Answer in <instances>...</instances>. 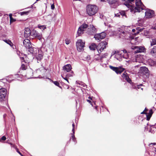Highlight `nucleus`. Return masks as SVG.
<instances>
[{
  "mask_svg": "<svg viewBox=\"0 0 156 156\" xmlns=\"http://www.w3.org/2000/svg\"><path fill=\"white\" fill-rule=\"evenodd\" d=\"M72 131L73 133H72V135H74L75 133V130H74V128H73V129L72 130Z\"/></svg>",
  "mask_w": 156,
  "mask_h": 156,
  "instance_id": "nucleus-46",
  "label": "nucleus"
},
{
  "mask_svg": "<svg viewBox=\"0 0 156 156\" xmlns=\"http://www.w3.org/2000/svg\"><path fill=\"white\" fill-rule=\"evenodd\" d=\"M98 8L95 5L89 4L86 8L87 14L90 16L95 15L98 12Z\"/></svg>",
  "mask_w": 156,
  "mask_h": 156,
  "instance_id": "nucleus-3",
  "label": "nucleus"
},
{
  "mask_svg": "<svg viewBox=\"0 0 156 156\" xmlns=\"http://www.w3.org/2000/svg\"><path fill=\"white\" fill-rule=\"evenodd\" d=\"M7 44L9 45L11 47H12L13 45V44L12 42L9 40H3Z\"/></svg>",
  "mask_w": 156,
  "mask_h": 156,
  "instance_id": "nucleus-30",
  "label": "nucleus"
},
{
  "mask_svg": "<svg viewBox=\"0 0 156 156\" xmlns=\"http://www.w3.org/2000/svg\"><path fill=\"white\" fill-rule=\"evenodd\" d=\"M30 73H32V70H30Z\"/></svg>",
  "mask_w": 156,
  "mask_h": 156,
  "instance_id": "nucleus-63",
  "label": "nucleus"
},
{
  "mask_svg": "<svg viewBox=\"0 0 156 156\" xmlns=\"http://www.w3.org/2000/svg\"><path fill=\"white\" fill-rule=\"evenodd\" d=\"M24 46L27 48L28 49L31 46L30 41L27 39H25L23 41Z\"/></svg>",
  "mask_w": 156,
  "mask_h": 156,
  "instance_id": "nucleus-16",
  "label": "nucleus"
},
{
  "mask_svg": "<svg viewBox=\"0 0 156 156\" xmlns=\"http://www.w3.org/2000/svg\"><path fill=\"white\" fill-rule=\"evenodd\" d=\"M4 84L3 83L2 81H0V87H2L1 85H3Z\"/></svg>",
  "mask_w": 156,
  "mask_h": 156,
  "instance_id": "nucleus-48",
  "label": "nucleus"
},
{
  "mask_svg": "<svg viewBox=\"0 0 156 156\" xmlns=\"http://www.w3.org/2000/svg\"><path fill=\"white\" fill-rule=\"evenodd\" d=\"M135 41V39L133 38L131 39V41H130V42L132 44H133L136 42H134V41Z\"/></svg>",
  "mask_w": 156,
  "mask_h": 156,
  "instance_id": "nucleus-40",
  "label": "nucleus"
},
{
  "mask_svg": "<svg viewBox=\"0 0 156 156\" xmlns=\"http://www.w3.org/2000/svg\"><path fill=\"white\" fill-rule=\"evenodd\" d=\"M72 138L73 140L75 142H76V138H75V136L74 134V135H72Z\"/></svg>",
  "mask_w": 156,
  "mask_h": 156,
  "instance_id": "nucleus-39",
  "label": "nucleus"
},
{
  "mask_svg": "<svg viewBox=\"0 0 156 156\" xmlns=\"http://www.w3.org/2000/svg\"><path fill=\"white\" fill-rule=\"evenodd\" d=\"M106 36L105 33L102 32L99 34H96L94 36V38L95 40L99 41H100L101 39L104 38Z\"/></svg>",
  "mask_w": 156,
  "mask_h": 156,
  "instance_id": "nucleus-9",
  "label": "nucleus"
},
{
  "mask_svg": "<svg viewBox=\"0 0 156 156\" xmlns=\"http://www.w3.org/2000/svg\"><path fill=\"white\" fill-rule=\"evenodd\" d=\"M30 35L34 37H37L40 40L41 39L42 37L41 34L38 33L37 31L35 30H33L31 32Z\"/></svg>",
  "mask_w": 156,
  "mask_h": 156,
  "instance_id": "nucleus-11",
  "label": "nucleus"
},
{
  "mask_svg": "<svg viewBox=\"0 0 156 156\" xmlns=\"http://www.w3.org/2000/svg\"><path fill=\"white\" fill-rule=\"evenodd\" d=\"M51 9H53L55 8V6L54 4H52L51 6Z\"/></svg>",
  "mask_w": 156,
  "mask_h": 156,
  "instance_id": "nucleus-49",
  "label": "nucleus"
},
{
  "mask_svg": "<svg viewBox=\"0 0 156 156\" xmlns=\"http://www.w3.org/2000/svg\"><path fill=\"white\" fill-rule=\"evenodd\" d=\"M65 41H66V43L67 44H69L70 42V41L69 40H68V39H66L65 40Z\"/></svg>",
  "mask_w": 156,
  "mask_h": 156,
  "instance_id": "nucleus-45",
  "label": "nucleus"
},
{
  "mask_svg": "<svg viewBox=\"0 0 156 156\" xmlns=\"http://www.w3.org/2000/svg\"><path fill=\"white\" fill-rule=\"evenodd\" d=\"M73 73L72 72V74L70 75V74H68L67 76L69 77H70V76H73Z\"/></svg>",
  "mask_w": 156,
  "mask_h": 156,
  "instance_id": "nucleus-47",
  "label": "nucleus"
},
{
  "mask_svg": "<svg viewBox=\"0 0 156 156\" xmlns=\"http://www.w3.org/2000/svg\"><path fill=\"white\" fill-rule=\"evenodd\" d=\"M156 44V39H152L151 41V46Z\"/></svg>",
  "mask_w": 156,
  "mask_h": 156,
  "instance_id": "nucleus-31",
  "label": "nucleus"
},
{
  "mask_svg": "<svg viewBox=\"0 0 156 156\" xmlns=\"http://www.w3.org/2000/svg\"><path fill=\"white\" fill-rule=\"evenodd\" d=\"M107 44L108 43L106 41L100 42L97 46V50L98 53L101 52L103 50L106 48Z\"/></svg>",
  "mask_w": 156,
  "mask_h": 156,
  "instance_id": "nucleus-5",
  "label": "nucleus"
},
{
  "mask_svg": "<svg viewBox=\"0 0 156 156\" xmlns=\"http://www.w3.org/2000/svg\"><path fill=\"white\" fill-rule=\"evenodd\" d=\"M141 21V22L142 21L143 23L144 22L143 20V19H141V20H140L139 21H138L139 23H140V22Z\"/></svg>",
  "mask_w": 156,
  "mask_h": 156,
  "instance_id": "nucleus-53",
  "label": "nucleus"
},
{
  "mask_svg": "<svg viewBox=\"0 0 156 156\" xmlns=\"http://www.w3.org/2000/svg\"><path fill=\"white\" fill-rule=\"evenodd\" d=\"M107 56V54H105L104 55H103L100 56V57H101L100 58H106V56Z\"/></svg>",
  "mask_w": 156,
  "mask_h": 156,
  "instance_id": "nucleus-44",
  "label": "nucleus"
},
{
  "mask_svg": "<svg viewBox=\"0 0 156 156\" xmlns=\"http://www.w3.org/2000/svg\"><path fill=\"white\" fill-rule=\"evenodd\" d=\"M154 11L150 9L147 10L145 12V16L146 18H150L154 16Z\"/></svg>",
  "mask_w": 156,
  "mask_h": 156,
  "instance_id": "nucleus-15",
  "label": "nucleus"
},
{
  "mask_svg": "<svg viewBox=\"0 0 156 156\" xmlns=\"http://www.w3.org/2000/svg\"><path fill=\"white\" fill-rule=\"evenodd\" d=\"M13 147L16 149V151L21 156H23V155L19 151V149L17 148V146L16 145H13Z\"/></svg>",
  "mask_w": 156,
  "mask_h": 156,
  "instance_id": "nucleus-32",
  "label": "nucleus"
},
{
  "mask_svg": "<svg viewBox=\"0 0 156 156\" xmlns=\"http://www.w3.org/2000/svg\"><path fill=\"white\" fill-rule=\"evenodd\" d=\"M122 77L130 83L131 84L132 83L131 80L129 78L126 73L124 72L122 74Z\"/></svg>",
  "mask_w": 156,
  "mask_h": 156,
  "instance_id": "nucleus-19",
  "label": "nucleus"
},
{
  "mask_svg": "<svg viewBox=\"0 0 156 156\" xmlns=\"http://www.w3.org/2000/svg\"><path fill=\"white\" fill-rule=\"evenodd\" d=\"M21 68L23 70H25L26 69V67L23 64L22 65Z\"/></svg>",
  "mask_w": 156,
  "mask_h": 156,
  "instance_id": "nucleus-43",
  "label": "nucleus"
},
{
  "mask_svg": "<svg viewBox=\"0 0 156 156\" xmlns=\"http://www.w3.org/2000/svg\"><path fill=\"white\" fill-rule=\"evenodd\" d=\"M124 1H129V2H131L133 1V0H124Z\"/></svg>",
  "mask_w": 156,
  "mask_h": 156,
  "instance_id": "nucleus-52",
  "label": "nucleus"
},
{
  "mask_svg": "<svg viewBox=\"0 0 156 156\" xmlns=\"http://www.w3.org/2000/svg\"><path fill=\"white\" fill-rule=\"evenodd\" d=\"M113 55L115 54V58L118 60L120 61L122 60V53L121 51H115L113 52Z\"/></svg>",
  "mask_w": 156,
  "mask_h": 156,
  "instance_id": "nucleus-10",
  "label": "nucleus"
},
{
  "mask_svg": "<svg viewBox=\"0 0 156 156\" xmlns=\"http://www.w3.org/2000/svg\"><path fill=\"white\" fill-rule=\"evenodd\" d=\"M122 53V58L126 59H127L129 58L128 53L126 50H124L123 51H121Z\"/></svg>",
  "mask_w": 156,
  "mask_h": 156,
  "instance_id": "nucleus-23",
  "label": "nucleus"
},
{
  "mask_svg": "<svg viewBox=\"0 0 156 156\" xmlns=\"http://www.w3.org/2000/svg\"><path fill=\"white\" fill-rule=\"evenodd\" d=\"M28 49L29 51L31 53L35 54L37 52H35L37 51V48H35L32 47L31 46L30 47V48H28Z\"/></svg>",
  "mask_w": 156,
  "mask_h": 156,
  "instance_id": "nucleus-25",
  "label": "nucleus"
},
{
  "mask_svg": "<svg viewBox=\"0 0 156 156\" xmlns=\"http://www.w3.org/2000/svg\"><path fill=\"white\" fill-rule=\"evenodd\" d=\"M140 72L141 73L145 75L147 77L149 76V70L146 67H141L140 68Z\"/></svg>",
  "mask_w": 156,
  "mask_h": 156,
  "instance_id": "nucleus-12",
  "label": "nucleus"
},
{
  "mask_svg": "<svg viewBox=\"0 0 156 156\" xmlns=\"http://www.w3.org/2000/svg\"><path fill=\"white\" fill-rule=\"evenodd\" d=\"M53 82L54 83L55 85H56V86H57L58 87H59V83L58 82L55 81H53Z\"/></svg>",
  "mask_w": 156,
  "mask_h": 156,
  "instance_id": "nucleus-42",
  "label": "nucleus"
},
{
  "mask_svg": "<svg viewBox=\"0 0 156 156\" xmlns=\"http://www.w3.org/2000/svg\"><path fill=\"white\" fill-rule=\"evenodd\" d=\"M129 28L130 27H127L125 28L124 31L119 33V37L123 39H128L130 36V32L131 31V30L129 29Z\"/></svg>",
  "mask_w": 156,
  "mask_h": 156,
  "instance_id": "nucleus-4",
  "label": "nucleus"
},
{
  "mask_svg": "<svg viewBox=\"0 0 156 156\" xmlns=\"http://www.w3.org/2000/svg\"><path fill=\"white\" fill-rule=\"evenodd\" d=\"M9 144L12 147H13V145H15V144H13L12 143H9Z\"/></svg>",
  "mask_w": 156,
  "mask_h": 156,
  "instance_id": "nucleus-51",
  "label": "nucleus"
},
{
  "mask_svg": "<svg viewBox=\"0 0 156 156\" xmlns=\"http://www.w3.org/2000/svg\"><path fill=\"white\" fill-rule=\"evenodd\" d=\"M20 59L21 60H23L24 59V58L23 57H20Z\"/></svg>",
  "mask_w": 156,
  "mask_h": 156,
  "instance_id": "nucleus-56",
  "label": "nucleus"
},
{
  "mask_svg": "<svg viewBox=\"0 0 156 156\" xmlns=\"http://www.w3.org/2000/svg\"><path fill=\"white\" fill-rule=\"evenodd\" d=\"M109 67L111 69L115 71L117 74L121 73L125 70L124 68L121 67H117L110 66Z\"/></svg>",
  "mask_w": 156,
  "mask_h": 156,
  "instance_id": "nucleus-8",
  "label": "nucleus"
},
{
  "mask_svg": "<svg viewBox=\"0 0 156 156\" xmlns=\"http://www.w3.org/2000/svg\"><path fill=\"white\" fill-rule=\"evenodd\" d=\"M6 92L7 90L6 88H0V101L4 100Z\"/></svg>",
  "mask_w": 156,
  "mask_h": 156,
  "instance_id": "nucleus-7",
  "label": "nucleus"
},
{
  "mask_svg": "<svg viewBox=\"0 0 156 156\" xmlns=\"http://www.w3.org/2000/svg\"><path fill=\"white\" fill-rule=\"evenodd\" d=\"M85 43L81 39L78 40L76 42V46L77 50L81 51L83 49L84 47Z\"/></svg>",
  "mask_w": 156,
  "mask_h": 156,
  "instance_id": "nucleus-6",
  "label": "nucleus"
},
{
  "mask_svg": "<svg viewBox=\"0 0 156 156\" xmlns=\"http://www.w3.org/2000/svg\"><path fill=\"white\" fill-rule=\"evenodd\" d=\"M38 27L40 29L44 30L46 28V27L45 25H38Z\"/></svg>",
  "mask_w": 156,
  "mask_h": 156,
  "instance_id": "nucleus-33",
  "label": "nucleus"
},
{
  "mask_svg": "<svg viewBox=\"0 0 156 156\" xmlns=\"http://www.w3.org/2000/svg\"><path fill=\"white\" fill-rule=\"evenodd\" d=\"M136 30H137V33L138 34L139 33L142 32V33L144 31H145V28H140V27H138L136 29Z\"/></svg>",
  "mask_w": 156,
  "mask_h": 156,
  "instance_id": "nucleus-29",
  "label": "nucleus"
},
{
  "mask_svg": "<svg viewBox=\"0 0 156 156\" xmlns=\"http://www.w3.org/2000/svg\"><path fill=\"white\" fill-rule=\"evenodd\" d=\"M72 126L73 128H75V124L74 122L72 124Z\"/></svg>",
  "mask_w": 156,
  "mask_h": 156,
  "instance_id": "nucleus-55",
  "label": "nucleus"
},
{
  "mask_svg": "<svg viewBox=\"0 0 156 156\" xmlns=\"http://www.w3.org/2000/svg\"><path fill=\"white\" fill-rule=\"evenodd\" d=\"M134 49H135V52L136 53L144 52L146 50L144 46H135Z\"/></svg>",
  "mask_w": 156,
  "mask_h": 156,
  "instance_id": "nucleus-13",
  "label": "nucleus"
},
{
  "mask_svg": "<svg viewBox=\"0 0 156 156\" xmlns=\"http://www.w3.org/2000/svg\"><path fill=\"white\" fill-rule=\"evenodd\" d=\"M128 2L130 3H126L125 5L130 9V12L133 13H135L136 12H139L144 9V6L141 2V0H136V7H135L134 5H133L131 4V3L132 2ZM133 2L134 1L132 2Z\"/></svg>",
  "mask_w": 156,
  "mask_h": 156,
  "instance_id": "nucleus-2",
  "label": "nucleus"
},
{
  "mask_svg": "<svg viewBox=\"0 0 156 156\" xmlns=\"http://www.w3.org/2000/svg\"><path fill=\"white\" fill-rule=\"evenodd\" d=\"M10 18V21H12V14H10L9 15Z\"/></svg>",
  "mask_w": 156,
  "mask_h": 156,
  "instance_id": "nucleus-50",
  "label": "nucleus"
},
{
  "mask_svg": "<svg viewBox=\"0 0 156 156\" xmlns=\"http://www.w3.org/2000/svg\"><path fill=\"white\" fill-rule=\"evenodd\" d=\"M62 68L63 70L64 71L69 72L71 70L72 68L70 65L67 64L63 66Z\"/></svg>",
  "mask_w": 156,
  "mask_h": 156,
  "instance_id": "nucleus-20",
  "label": "nucleus"
},
{
  "mask_svg": "<svg viewBox=\"0 0 156 156\" xmlns=\"http://www.w3.org/2000/svg\"><path fill=\"white\" fill-rule=\"evenodd\" d=\"M148 110V109L146 108H145L143 112H142L141 113V114H147V113L146 112Z\"/></svg>",
  "mask_w": 156,
  "mask_h": 156,
  "instance_id": "nucleus-38",
  "label": "nucleus"
},
{
  "mask_svg": "<svg viewBox=\"0 0 156 156\" xmlns=\"http://www.w3.org/2000/svg\"><path fill=\"white\" fill-rule=\"evenodd\" d=\"M29 13L28 11L27 12H20V14L21 16L24 15H27L28 13Z\"/></svg>",
  "mask_w": 156,
  "mask_h": 156,
  "instance_id": "nucleus-37",
  "label": "nucleus"
},
{
  "mask_svg": "<svg viewBox=\"0 0 156 156\" xmlns=\"http://www.w3.org/2000/svg\"><path fill=\"white\" fill-rule=\"evenodd\" d=\"M150 53L152 55L156 57V46H154L151 49Z\"/></svg>",
  "mask_w": 156,
  "mask_h": 156,
  "instance_id": "nucleus-26",
  "label": "nucleus"
},
{
  "mask_svg": "<svg viewBox=\"0 0 156 156\" xmlns=\"http://www.w3.org/2000/svg\"><path fill=\"white\" fill-rule=\"evenodd\" d=\"M76 87L79 88H83V87L87 86V85L83 82L80 81H76Z\"/></svg>",
  "mask_w": 156,
  "mask_h": 156,
  "instance_id": "nucleus-21",
  "label": "nucleus"
},
{
  "mask_svg": "<svg viewBox=\"0 0 156 156\" xmlns=\"http://www.w3.org/2000/svg\"><path fill=\"white\" fill-rule=\"evenodd\" d=\"M88 98H89V99H90L91 100H92V99L90 97H89Z\"/></svg>",
  "mask_w": 156,
  "mask_h": 156,
  "instance_id": "nucleus-61",
  "label": "nucleus"
},
{
  "mask_svg": "<svg viewBox=\"0 0 156 156\" xmlns=\"http://www.w3.org/2000/svg\"><path fill=\"white\" fill-rule=\"evenodd\" d=\"M132 30L133 32H134L136 31V30L135 29H133Z\"/></svg>",
  "mask_w": 156,
  "mask_h": 156,
  "instance_id": "nucleus-57",
  "label": "nucleus"
},
{
  "mask_svg": "<svg viewBox=\"0 0 156 156\" xmlns=\"http://www.w3.org/2000/svg\"><path fill=\"white\" fill-rule=\"evenodd\" d=\"M115 16L119 17H121L124 18L127 17V16L125 13V11L123 10L121 11L118 13L115 14Z\"/></svg>",
  "mask_w": 156,
  "mask_h": 156,
  "instance_id": "nucleus-17",
  "label": "nucleus"
},
{
  "mask_svg": "<svg viewBox=\"0 0 156 156\" xmlns=\"http://www.w3.org/2000/svg\"><path fill=\"white\" fill-rule=\"evenodd\" d=\"M149 62L150 63V65L152 66H154L156 64L155 62L152 60H149Z\"/></svg>",
  "mask_w": 156,
  "mask_h": 156,
  "instance_id": "nucleus-35",
  "label": "nucleus"
},
{
  "mask_svg": "<svg viewBox=\"0 0 156 156\" xmlns=\"http://www.w3.org/2000/svg\"><path fill=\"white\" fill-rule=\"evenodd\" d=\"M6 139V137L5 136H2V138L0 139V141H1L2 140L4 141Z\"/></svg>",
  "mask_w": 156,
  "mask_h": 156,
  "instance_id": "nucleus-41",
  "label": "nucleus"
},
{
  "mask_svg": "<svg viewBox=\"0 0 156 156\" xmlns=\"http://www.w3.org/2000/svg\"><path fill=\"white\" fill-rule=\"evenodd\" d=\"M87 102H89V103H90V104H91V102L90 100H87Z\"/></svg>",
  "mask_w": 156,
  "mask_h": 156,
  "instance_id": "nucleus-54",
  "label": "nucleus"
},
{
  "mask_svg": "<svg viewBox=\"0 0 156 156\" xmlns=\"http://www.w3.org/2000/svg\"><path fill=\"white\" fill-rule=\"evenodd\" d=\"M89 47L90 49L92 50H94L96 48L97 49V45L94 43L92 44Z\"/></svg>",
  "mask_w": 156,
  "mask_h": 156,
  "instance_id": "nucleus-27",
  "label": "nucleus"
},
{
  "mask_svg": "<svg viewBox=\"0 0 156 156\" xmlns=\"http://www.w3.org/2000/svg\"><path fill=\"white\" fill-rule=\"evenodd\" d=\"M31 31L28 28H26L24 32V36L25 37H28L30 35Z\"/></svg>",
  "mask_w": 156,
  "mask_h": 156,
  "instance_id": "nucleus-22",
  "label": "nucleus"
},
{
  "mask_svg": "<svg viewBox=\"0 0 156 156\" xmlns=\"http://www.w3.org/2000/svg\"><path fill=\"white\" fill-rule=\"evenodd\" d=\"M151 144H153L154 145H155V143H151L150 145Z\"/></svg>",
  "mask_w": 156,
  "mask_h": 156,
  "instance_id": "nucleus-59",
  "label": "nucleus"
},
{
  "mask_svg": "<svg viewBox=\"0 0 156 156\" xmlns=\"http://www.w3.org/2000/svg\"><path fill=\"white\" fill-rule=\"evenodd\" d=\"M64 79L66 80L68 82V80L66 78H64Z\"/></svg>",
  "mask_w": 156,
  "mask_h": 156,
  "instance_id": "nucleus-60",
  "label": "nucleus"
},
{
  "mask_svg": "<svg viewBox=\"0 0 156 156\" xmlns=\"http://www.w3.org/2000/svg\"><path fill=\"white\" fill-rule=\"evenodd\" d=\"M108 2L112 8H116L119 5L118 0H108Z\"/></svg>",
  "mask_w": 156,
  "mask_h": 156,
  "instance_id": "nucleus-14",
  "label": "nucleus"
},
{
  "mask_svg": "<svg viewBox=\"0 0 156 156\" xmlns=\"http://www.w3.org/2000/svg\"><path fill=\"white\" fill-rule=\"evenodd\" d=\"M140 86H142L143 87H145L142 84H140L139 85L135 84L134 85V87H135V88H139V87Z\"/></svg>",
  "mask_w": 156,
  "mask_h": 156,
  "instance_id": "nucleus-36",
  "label": "nucleus"
},
{
  "mask_svg": "<svg viewBox=\"0 0 156 156\" xmlns=\"http://www.w3.org/2000/svg\"><path fill=\"white\" fill-rule=\"evenodd\" d=\"M153 113V110L152 109H151L149 110V112L148 113H147V114H146V118L147 120L149 121L150 120Z\"/></svg>",
  "mask_w": 156,
  "mask_h": 156,
  "instance_id": "nucleus-24",
  "label": "nucleus"
},
{
  "mask_svg": "<svg viewBox=\"0 0 156 156\" xmlns=\"http://www.w3.org/2000/svg\"><path fill=\"white\" fill-rule=\"evenodd\" d=\"M6 114H4V115H3V117L4 118H5V116H6Z\"/></svg>",
  "mask_w": 156,
  "mask_h": 156,
  "instance_id": "nucleus-58",
  "label": "nucleus"
},
{
  "mask_svg": "<svg viewBox=\"0 0 156 156\" xmlns=\"http://www.w3.org/2000/svg\"><path fill=\"white\" fill-rule=\"evenodd\" d=\"M53 16L51 15H48L46 17V20L49 22H51L53 20Z\"/></svg>",
  "mask_w": 156,
  "mask_h": 156,
  "instance_id": "nucleus-28",
  "label": "nucleus"
},
{
  "mask_svg": "<svg viewBox=\"0 0 156 156\" xmlns=\"http://www.w3.org/2000/svg\"><path fill=\"white\" fill-rule=\"evenodd\" d=\"M87 29L86 33L89 35H93L97 31L96 28L93 25H88L86 24H83L81 25L78 28L77 31V34L80 36L84 33V31Z\"/></svg>",
  "mask_w": 156,
  "mask_h": 156,
  "instance_id": "nucleus-1",
  "label": "nucleus"
},
{
  "mask_svg": "<svg viewBox=\"0 0 156 156\" xmlns=\"http://www.w3.org/2000/svg\"><path fill=\"white\" fill-rule=\"evenodd\" d=\"M149 32L148 31L146 30H145V31H144L141 34H142L144 35L145 36H147L148 35Z\"/></svg>",
  "mask_w": 156,
  "mask_h": 156,
  "instance_id": "nucleus-34",
  "label": "nucleus"
},
{
  "mask_svg": "<svg viewBox=\"0 0 156 156\" xmlns=\"http://www.w3.org/2000/svg\"><path fill=\"white\" fill-rule=\"evenodd\" d=\"M13 20V19L12 18V21H12Z\"/></svg>",
  "mask_w": 156,
  "mask_h": 156,
  "instance_id": "nucleus-64",
  "label": "nucleus"
},
{
  "mask_svg": "<svg viewBox=\"0 0 156 156\" xmlns=\"http://www.w3.org/2000/svg\"><path fill=\"white\" fill-rule=\"evenodd\" d=\"M138 60V58H137L136 59V62H137V60Z\"/></svg>",
  "mask_w": 156,
  "mask_h": 156,
  "instance_id": "nucleus-62",
  "label": "nucleus"
},
{
  "mask_svg": "<svg viewBox=\"0 0 156 156\" xmlns=\"http://www.w3.org/2000/svg\"><path fill=\"white\" fill-rule=\"evenodd\" d=\"M38 53L37 54V53L36 55V58L37 60V62L38 61H40L43 58V53L41 51L38 50Z\"/></svg>",
  "mask_w": 156,
  "mask_h": 156,
  "instance_id": "nucleus-18",
  "label": "nucleus"
}]
</instances>
